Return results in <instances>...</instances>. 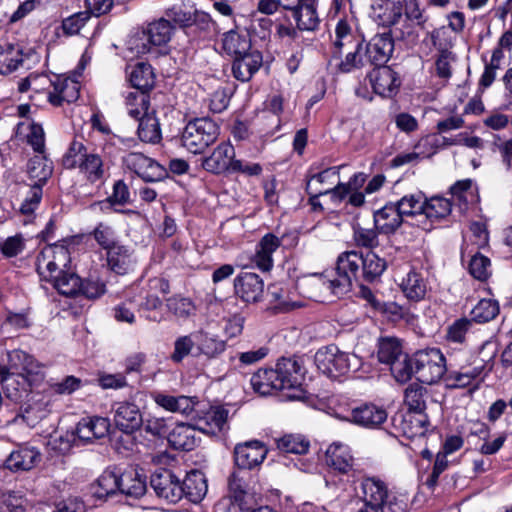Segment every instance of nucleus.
<instances>
[{"label": "nucleus", "instance_id": "nucleus-1", "mask_svg": "<svg viewBox=\"0 0 512 512\" xmlns=\"http://www.w3.org/2000/svg\"><path fill=\"white\" fill-rule=\"evenodd\" d=\"M304 367L298 358H281L276 363L275 369H259L251 377V385L260 395H270L276 391H285L289 400L302 399L304 390Z\"/></svg>", "mask_w": 512, "mask_h": 512}, {"label": "nucleus", "instance_id": "nucleus-2", "mask_svg": "<svg viewBox=\"0 0 512 512\" xmlns=\"http://www.w3.org/2000/svg\"><path fill=\"white\" fill-rule=\"evenodd\" d=\"M70 253L63 245H48L36 259V268L41 279L52 283L62 295H79L81 278L70 269Z\"/></svg>", "mask_w": 512, "mask_h": 512}, {"label": "nucleus", "instance_id": "nucleus-3", "mask_svg": "<svg viewBox=\"0 0 512 512\" xmlns=\"http://www.w3.org/2000/svg\"><path fill=\"white\" fill-rule=\"evenodd\" d=\"M11 367L19 371L9 372L0 365V383L6 389L10 397L17 396L20 391H28L38 386L45 378L42 365L31 355L22 350H14L9 354Z\"/></svg>", "mask_w": 512, "mask_h": 512}, {"label": "nucleus", "instance_id": "nucleus-4", "mask_svg": "<svg viewBox=\"0 0 512 512\" xmlns=\"http://www.w3.org/2000/svg\"><path fill=\"white\" fill-rule=\"evenodd\" d=\"M388 2H391L392 6L390 7L391 15L389 21L386 23V27L389 28L386 31V42L393 44L395 41L411 36L413 28L408 21H415L416 25L424 28L427 17L416 0H409L405 5L399 0H386V9L388 8Z\"/></svg>", "mask_w": 512, "mask_h": 512}, {"label": "nucleus", "instance_id": "nucleus-5", "mask_svg": "<svg viewBox=\"0 0 512 512\" xmlns=\"http://www.w3.org/2000/svg\"><path fill=\"white\" fill-rule=\"evenodd\" d=\"M409 368V380L415 375L422 384H436L447 372L446 358L439 348L420 349L410 356Z\"/></svg>", "mask_w": 512, "mask_h": 512}, {"label": "nucleus", "instance_id": "nucleus-6", "mask_svg": "<svg viewBox=\"0 0 512 512\" xmlns=\"http://www.w3.org/2000/svg\"><path fill=\"white\" fill-rule=\"evenodd\" d=\"M363 254L356 250L344 251L337 257L336 274L333 280H324L323 285L337 296L351 291L353 282L358 281L362 273Z\"/></svg>", "mask_w": 512, "mask_h": 512}, {"label": "nucleus", "instance_id": "nucleus-7", "mask_svg": "<svg viewBox=\"0 0 512 512\" xmlns=\"http://www.w3.org/2000/svg\"><path fill=\"white\" fill-rule=\"evenodd\" d=\"M218 124L209 117L190 120L183 129L181 142L193 154L203 153L219 136Z\"/></svg>", "mask_w": 512, "mask_h": 512}, {"label": "nucleus", "instance_id": "nucleus-8", "mask_svg": "<svg viewBox=\"0 0 512 512\" xmlns=\"http://www.w3.org/2000/svg\"><path fill=\"white\" fill-rule=\"evenodd\" d=\"M314 361L323 374L332 378L344 375L360 364L356 355H349L333 344L320 348L314 356Z\"/></svg>", "mask_w": 512, "mask_h": 512}, {"label": "nucleus", "instance_id": "nucleus-9", "mask_svg": "<svg viewBox=\"0 0 512 512\" xmlns=\"http://www.w3.org/2000/svg\"><path fill=\"white\" fill-rule=\"evenodd\" d=\"M366 57L373 69L368 73L367 79L376 95L384 96L382 83V69L384 67V32H377L366 46Z\"/></svg>", "mask_w": 512, "mask_h": 512}, {"label": "nucleus", "instance_id": "nucleus-10", "mask_svg": "<svg viewBox=\"0 0 512 512\" xmlns=\"http://www.w3.org/2000/svg\"><path fill=\"white\" fill-rule=\"evenodd\" d=\"M423 207V200L416 195L386 202V233L394 232L402 224L404 216L422 214Z\"/></svg>", "mask_w": 512, "mask_h": 512}, {"label": "nucleus", "instance_id": "nucleus-11", "mask_svg": "<svg viewBox=\"0 0 512 512\" xmlns=\"http://www.w3.org/2000/svg\"><path fill=\"white\" fill-rule=\"evenodd\" d=\"M50 399L42 393H33L19 408L13 418L15 424H25L28 427L37 426L51 412Z\"/></svg>", "mask_w": 512, "mask_h": 512}, {"label": "nucleus", "instance_id": "nucleus-12", "mask_svg": "<svg viewBox=\"0 0 512 512\" xmlns=\"http://www.w3.org/2000/svg\"><path fill=\"white\" fill-rule=\"evenodd\" d=\"M409 360L410 356L403 351L402 340L386 336V365H389L391 375L399 383L409 381Z\"/></svg>", "mask_w": 512, "mask_h": 512}, {"label": "nucleus", "instance_id": "nucleus-13", "mask_svg": "<svg viewBox=\"0 0 512 512\" xmlns=\"http://www.w3.org/2000/svg\"><path fill=\"white\" fill-rule=\"evenodd\" d=\"M141 393H136L130 400L120 401L114 405L116 426L127 434L138 430L144 423L139 406L135 403Z\"/></svg>", "mask_w": 512, "mask_h": 512}, {"label": "nucleus", "instance_id": "nucleus-14", "mask_svg": "<svg viewBox=\"0 0 512 512\" xmlns=\"http://www.w3.org/2000/svg\"><path fill=\"white\" fill-rule=\"evenodd\" d=\"M150 485L159 498L169 503L181 500L180 479L168 469L155 471L150 478Z\"/></svg>", "mask_w": 512, "mask_h": 512}, {"label": "nucleus", "instance_id": "nucleus-15", "mask_svg": "<svg viewBox=\"0 0 512 512\" xmlns=\"http://www.w3.org/2000/svg\"><path fill=\"white\" fill-rule=\"evenodd\" d=\"M403 270H407L406 276L401 277L399 272L395 271L393 278L395 282H398L405 297L408 300L415 302L424 299L427 293V282L423 275L411 268L407 263L404 264Z\"/></svg>", "mask_w": 512, "mask_h": 512}, {"label": "nucleus", "instance_id": "nucleus-16", "mask_svg": "<svg viewBox=\"0 0 512 512\" xmlns=\"http://www.w3.org/2000/svg\"><path fill=\"white\" fill-rule=\"evenodd\" d=\"M267 452L265 445L258 440L238 444L234 449L235 464L240 469H253L264 461Z\"/></svg>", "mask_w": 512, "mask_h": 512}, {"label": "nucleus", "instance_id": "nucleus-17", "mask_svg": "<svg viewBox=\"0 0 512 512\" xmlns=\"http://www.w3.org/2000/svg\"><path fill=\"white\" fill-rule=\"evenodd\" d=\"M234 289L238 297L248 303L261 300L264 292L263 279L252 272H241L234 279Z\"/></svg>", "mask_w": 512, "mask_h": 512}, {"label": "nucleus", "instance_id": "nucleus-18", "mask_svg": "<svg viewBox=\"0 0 512 512\" xmlns=\"http://www.w3.org/2000/svg\"><path fill=\"white\" fill-rule=\"evenodd\" d=\"M235 157V149L228 142H221L212 153L202 159V167L212 174H222L230 171Z\"/></svg>", "mask_w": 512, "mask_h": 512}, {"label": "nucleus", "instance_id": "nucleus-19", "mask_svg": "<svg viewBox=\"0 0 512 512\" xmlns=\"http://www.w3.org/2000/svg\"><path fill=\"white\" fill-rule=\"evenodd\" d=\"M41 459V453L32 446H19L5 460V467L12 472L29 471Z\"/></svg>", "mask_w": 512, "mask_h": 512}, {"label": "nucleus", "instance_id": "nucleus-20", "mask_svg": "<svg viewBox=\"0 0 512 512\" xmlns=\"http://www.w3.org/2000/svg\"><path fill=\"white\" fill-rule=\"evenodd\" d=\"M326 464L340 474H348L354 464V458L348 445L333 442L325 453Z\"/></svg>", "mask_w": 512, "mask_h": 512}, {"label": "nucleus", "instance_id": "nucleus-21", "mask_svg": "<svg viewBox=\"0 0 512 512\" xmlns=\"http://www.w3.org/2000/svg\"><path fill=\"white\" fill-rule=\"evenodd\" d=\"M181 499L186 497L192 503L203 500L208 491L207 479L203 472L192 470L180 481Z\"/></svg>", "mask_w": 512, "mask_h": 512}, {"label": "nucleus", "instance_id": "nucleus-22", "mask_svg": "<svg viewBox=\"0 0 512 512\" xmlns=\"http://www.w3.org/2000/svg\"><path fill=\"white\" fill-rule=\"evenodd\" d=\"M197 425L179 423L168 435L169 444L176 450L191 451L200 442Z\"/></svg>", "mask_w": 512, "mask_h": 512}, {"label": "nucleus", "instance_id": "nucleus-23", "mask_svg": "<svg viewBox=\"0 0 512 512\" xmlns=\"http://www.w3.org/2000/svg\"><path fill=\"white\" fill-rule=\"evenodd\" d=\"M262 63V54L257 50H253L242 56H236L232 64V74L237 80L248 82L260 69Z\"/></svg>", "mask_w": 512, "mask_h": 512}, {"label": "nucleus", "instance_id": "nucleus-24", "mask_svg": "<svg viewBox=\"0 0 512 512\" xmlns=\"http://www.w3.org/2000/svg\"><path fill=\"white\" fill-rule=\"evenodd\" d=\"M79 89L77 81L56 77L53 90L48 92V101L53 106H61L64 102L72 103L78 99Z\"/></svg>", "mask_w": 512, "mask_h": 512}, {"label": "nucleus", "instance_id": "nucleus-25", "mask_svg": "<svg viewBox=\"0 0 512 512\" xmlns=\"http://www.w3.org/2000/svg\"><path fill=\"white\" fill-rule=\"evenodd\" d=\"M281 240L272 233L265 234L256 246L253 257L254 264L262 271H270L273 267V253L280 247Z\"/></svg>", "mask_w": 512, "mask_h": 512}, {"label": "nucleus", "instance_id": "nucleus-26", "mask_svg": "<svg viewBox=\"0 0 512 512\" xmlns=\"http://www.w3.org/2000/svg\"><path fill=\"white\" fill-rule=\"evenodd\" d=\"M108 268L118 275H126L134 270L136 259L133 252L122 244L106 253Z\"/></svg>", "mask_w": 512, "mask_h": 512}, {"label": "nucleus", "instance_id": "nucleus-27", "mask_svg": "<svg viewBox=\"0 0 512 512\" xmlns=\"http://www.w3.org/2000/svg\"><path fill=\"white\" fill-rule=\"evenodd\" d=\"M23 49L19 44L0 42V74L9 75L23 65Z\"/></svg>", "mask_w": 512, "mask_h": 512}, {"label": "nucleus", "instance_id": "nucleus-28", "mask_svg": "<svg viewBox=\"0 0 512 512\" xmlns=\"http://www.w3.org/2000/svg\"><path fill=\"white\" fill-rule=\"evenodd\" d=\"M318 0H303L292 12L297 28L301 31H315L320 19L317 14L316 4Z\"/></svg>", "mask_w": 512, "mask_h": 512}, {"label": "nucleus", "instance_id": "nucleus-29", "mask_svg": "<svg viewBox=\"0 0 512 512\" xmlns=\"http://www.w3.org/2000/svg\"><path fill=\"white\" fill-rule=\"evenodd\" d=\"M86 427L87 424L85 422H78L74 431H67L64 435H61L59 437V451L66 453L72 446L91 444L95 440L101 439L95 432L91 433Z\"/></svg>", "mask_w": 512, "mask_h": 512}, {"label": "nucleus", "instance_id": "nucleus-30", "mask_svg": "<svg viewBox=\"0 0 512 512\" xmlns=\"http://www.w3.org/2000/svg\"><path fill=\"white\" fill-rule=\"evenodd\" d=\"M350 420L357 425L375 428L384 422V410L372 403H365L352 409Z\"/></svg>", "mask_w": 512, "mask_h": 512}, {"label": "nucleus", "instance_id": "nucleus-31", "mask_svg": "<svg viewBox=\"0 0 512 512\" xmlns=\"http://www.w3.org/2000/svg\"><path fill=\"white\" fill-rule=\"evenodd\" d=\"M228 418V411L222 407H213L208 410L203 418L196 423L198 431L217 435L225 429Z\"/></svg>", "mask_w": 512, "mask_h": 512}, {"label": "nucleus", "instance_id": "nucleus-32", "mask_svg": "<svg viewBox=\"0 0 512 512\" xmlns=\"http://www.w3.org/2000/svg\"><path fill=\"white\" fill-rule=\"evenodd\" d=\"M53 169V162L45 155V153H38L32 157L27 164L29 179L34 180V184L43 186L52 176Z\"/></svg>", "mask_w": 512, "mask_h": 512}, {"label": "nucleus", "instance_id": "nucleus-33", "mask_svg": "<svg viewBox=\"0 0 512 512\" xmlns=\"http://www.w3.org/2000/svg\"><path fill=\"white\" fill-rule=\"evenodd\" d=\"M483 370V364L469 368L462 367L460 370H447L444 380L449 388H466L481 375Z\"/></svg>", "mask_w": 512, "mask_h": 512}, {"label": "nucleus", "instance_id": "nucleus-34", "mask_svg": "<svg viewBox=\"0 0 512 512\" xmlns=\"http://www.w3.org/2000/svg\"><path fill=\"white\" fill-rule=\"evenodd\" d=\"M145 30L154 47L166 45L172 38L175 26L166 18L161 17L150 22Z\"/></svg>", "mask_w": 512, "mask_h": 512}, {"label": "nucleus", "instance_id": "nucleus-35", "mask_svg": "<svg viewBox=\"0 0 512 512\" xmlns=\"http://www.w3.org/2000/svg\"><path fill=\"white\" fill-rule=\"evenodd\" d=\"M138 121L137 133L141 141L151 144H156L161 141L162 133L160 123L154 111L142 116Z\"/></svg>", "mask_w": 512, "mask_h": 512}, {"label": "nucleus", "instance_id": "nucleus-36", "mask_svg": "<svg viewBox=\"0 0 512 512\" xmlns=\"http://www.w3.org/2000/svg\"><path fill=\"white\" fill-rule=\"evenodd\" d=\"M223 49L227 54L236 58L253 51L251 49V41L245 34H239L234 29H230L223 35Z\"/></svg>", "mask_w": 512, "mask_h": 512}, {"label": "nucleus", "instance_id": "nucleus-37", "mask_svg": "<svg viewBox=\"0 0 512 512\" xmlns=\"http://www.w3.org/2000/svg\"><path fill=\"white\" fill-rule=\"evenodd\" d=\"M129 80L132 86L139 92H146L154 87L155 75L150 64L145 62L137 63L129 73Z\"/></svg>", "mask_w": 512, "mask_h": 512}, {"label": "nucleus", "instance_id": "nucleus-38", "mask_svg": "<svg viewBox=\"0 0 512 512\" xmlns=\"http://www.w3.org/2000/svg\"><path fill=\"white\" fill-rule=\"evenodd\" d=\"M154 400L162 408L184 415H189L194 410L195 405L193 399L187 396L175 397L159 393L155 395Z\"/></svg>", "mask_w": 512, "mask_h": 512}, {"label": "nucleus", "instance_id": "nucleus-39", "mask_svg": "<svg viewBox=\"0 0 512 512\" xmlns=\"http://www.w3.org/2000/svg\"><path fill=\"white\" fill-rule=\"evenodd\" d=\"M194 338H196V347L199 354L207 358H215L225 351V341L214 335L200 332L194 334Z\"/></svg>", "mask_w": 512, "mask_h": 512}, {"label": "nucleus", "instance_id": "nucleus-40", "mask_svg": "<svg viewBox=\"0 0 512 512\" xmlns=\"http://www.w3.org/2000/svg\"><path fill=\"white\" fill-rule=\"evenodd\" d=\"M77 167L91 183L101 181L104 178L105 169L103 160L101 156L96 153L89 152Z\"/></svg>", "mask_w": 512, "mask_h": 512}, {"label": "nucleus", "instance_id": "nucleus-41", "mask_svg": "<svg viewBox=\"0 0 512 512\" xmlns=\"http://www.w3.org/2000/svg\"><path fill=\"white\" fill-rule=\"evenodd\" d=\"M366 181V175L364 173L355 174L347 184L338 182L333 188H327L326 190H317V195L332 194L335 201H342L352 190L361 188Z\"/></svg>", "mask_w": 512, "mask_h": 512}, {"label": "nucleus", "instance_id": "nucleus-42", "mask_svg": "<svg viewBox=\"0 0 512 512\" xmlns=\"http://www.w3.org/2000/svg\"><path fill=\"white\" fill-rule=\"evenodd\" d=\"M229 495L241 510H248L246 498L247 484L240 471H233L228 478Z\"/></svg>", "mask_w": 512, "mask_h": 512}, {"label": "nucleus", "instance_id": "nucleus-43", "mask_svg": "<svg viewBox=\"0 0 512 512\" xmlns=\"http://www.w3.org/2000/svg\"><path fill=\"white\" fill-rule=\"evenodd\" d=\"M428 424V416L424 412L409 411L403 419L402 430L408 438H414L424 435Z\"/></svg>", "mask_w": 512, "mask_h": 512}, {"label": "nucleus", "instance_id": "nucleus-44", "mask_svg": "<svg viewBox=\"0 0 512 512\" xmlns=\"http://www.w3.org/2000/svg\"><path fill=\"white\" fill-rule=\"evenodd\" d=\"M91 236L106 253L120 245L115 229L108 223L99 222L91 232Z\"/></svg>", "mask_w": 512, "mask_h": 512}, {"label": "nucleus", "instance_id": "nucleus-45", "mask_svg": "<svg viewBox=\"0 0 512 512\" xmlns=\"http://www.w3.org/2000/svg\"><path fill=\"white\" fill-rule=\"evenodd\" d=\"M356 42L355 32L351 24L346 19H340L335 27V40L333 41L335 48L334 56L339 57L343 47L351 46Z\"/></svg>", "mask_w": 512, "mask_h": 512}, {"label": "nucleus", "instance_id": "nucleus-46", "mask_svg": "<svg viewBox=\"0 0 512 512\" xmlns=\"http://www.w3.org/2000/svg\"><path fill=\"white\" fill-rule=\"evenodd\" d=\"M423 213L431 221L441 220L447 217L452 210L450 200L435 196L423 201Z\"/></svg>", "mask_w": 512, "mask_h": 512}, {"label": "nucleus", "instance_id": "nucleus-47", "mask_svg": "<svg viewBox=\"0 0 512 512\" xmlns=\"http://www.w3.org/2000/svg\"><path fill=\"white\" fill-rule=\"evenodd\" d=\"M499 303L495 299H481L471 310V321L476 323H487L496 318L499 314Z\"/></svg>", "mask_w": 512, "mask_h": 512}, {"label": "nucleus", "instance_id": "nucleus-48", "mask_svg": "<svg viewBox=\"0 0 512 512\" xmlns=\"http://www.w3.org/2000/svg\"><path fill=\"white\" fill-rule=\"evenodd\" d=\"M384 272V260L373 250L363 256L362 276L367 282L380 280Z\"/></svg>", "mask_w": 512, "mask_h": 512}, {"label": "nucleus", "instance_id": "nucleus-49", "mask_svg": "<svg viewBox=\"0 0 512 512\" xmlns=\"http://www.w3.org/2000/svg\"><path fill=\"white\" fill-rule=\"evenodd\" d=\"M53 85L54 81L48 75L31 73L19 82L18 89L22 93L32 90L35 93L46 92L48 95L53 90Z\"/></svg>", "mask_w": 512, "mask_h": 512}, {"label": "nucleus", "instance_id": "nucleus-50", "mask_svg": "<svg viewBox=\"0 0 512 512\" xmlns=\"http://www.w3.org/2000/svg\"><path fill=\"white\" fill-rule=\"evenodd\" d=\"M126 109L129 116L138 120L149 113L150 100L144 92H129L126 95Z\"/></svg>", "mask_w": 512, "mask_h": 512}, {"label": "nucleus", "instance_id": "nucleus-51", "mask_svg": "<svg viewBox=\"0 0 512 512\" xmlns=\"http://www.w3.org/2000/svg\"><path fill=\"white\" fill-rule=\"evenodd\" d=\"M125 45L127 50L134 56L150 53L154 47L145 28L132 32L127 38Z\"/></svg>", "mask_w": 512, "mask_h": 512}, {"label": "nucleus", "instance_id": "nucleus-52", "mask_svg": "<svg viewBox=\"0 0 512 512\" xmlns=\"http://www.w3.org/2000/svg\"><path fill=\"white\" fill-rule=\"evenodd\" d=\"M363 492L366 505L379 507L382 511L384 506L383 483L374 478L366 479L363 483Z\"/></svg>", "mask_w": 512, "mask_h": 512}, {"label": "nucleus", "instance_id": "nucleus-53", "mask_svg": "<svg viewBox=\"0 0 512 512\" xmlns=\"http://www.w3.org/2000/svg\"><path fill=\"white\" fill-rule=\"evenodd\" d=\"M130 202V192L127 184L123 180H118L113 185L112 195L106 200L96 202L92 207L98 206L102 211L110 209L113 204L126 205Z\"/></svg>", "mask_w": 512, "mask_h": 512}, {"label": "nucleus", "instance_id": "nucleus-54", "mask_svg": "<svg viewBox=\"0 0 512 512\" xmlns=\"http://www.w3.org/2000/svg\"><path fill=\"white\" fill-rule=\"evenodd\" d=\"M310 443L301 435H285L277 441V448L283 453L303 455L309 450Z\"/></svg>", "mask_w": 512, "mask_h": 512}, {"label": "nucleus", "instance_id": "nucleus-55", "mask_svg": "<svg viewBox=\"0 0 512 512\" xmlns=\"http://www.w3.org/2000/svg\"><path fill=\"white\" fill-rule=\"evenodd\" d=\"M427 393L419 383L410 384L405 390V403L409 407V411L424 412L426 409L425 394Z\"/></svg>", "mask_w": 512, "mask_h": 512}, {"label": "nucleus", "instance_id": "nucleus-56", "mask_svg": "<svg viewBox=\"0 0 512 512\" xmlns=\"http://www.w3.org/2000/svg\"><path fill=\"white\" fill-rule=\"evenodd\" d=\"M120 492L133 498H140L146 492V483L131 473H124L120 476Z\"/></svg>", "mask_w": 512, "mask_h": 512}, {"label": "nucleus", "instance_id": "nucleus-57", "mask_svg": "<svg viewBox=\"0 0 512 512\" xmlns=\"http://www.w3.org/2000/svg\"><path fill=\"white\" fill-rule=\"evenodd\" d=\"M167 307L170 312L179 318H188L195 313L196 307L190 298L172 296L167 299Z\"/></svg>", "mask_w": 512, "mask_h": 512}, {"label": "nucleus", "instance_id": "nucleus-58", "mask_svg": "<svg viewBox=\"0 0 512 512\" xmlns=\"http://www.w3.org/2000/svg\"><path fill=\"white\" fill-rule=\"evenodd\" d=\"M120 491V477L113 472H104L97 480L95 491L99 498L113 495Z\"/></svg>", "mask_w": 512, "mask_h": 512}, {"label": "nucleus", "instance_id": "nucleus-59", "mask_svg": "<svg viewBox=\"0 0 512 512\" xmlns=\"http://www.w3.org/2000/svg\"><path fill=\"white\" fill-rule=\"evenodd\" d=\"M490 259L481 253H476L472 256L469 262V273L479 281H485L491 275Z\"/></svg>", "mask_w": 512, "mask_h": 512}, {"label": "nucleus", "instance_id": "nucleus-60", "mask_svg": "<svg viewBox=\"0 0 512 512\" xmlns=\"http://www.w3.org/2000/svg\"><path fill=\"white\" fill-rule=\"evenodd\" d=\"M432 45L438 53L452 52L454 46L450 32L444 26L434 29L429 33Z\"/></svg>", "mask_w": 512, "mask_h": 512}, {"label": "nucleus", "instance_id": "nucleus-61", "mask_svg": "<svg viewBox=\"0 0 512 512\" xmlns=\"http://www.w3.org/2000/svg\"><path fill=\"white\" fill-rule=\"evenodd\" d=\"M87 148L81 141L74 140L63 157V165L67 169L76 168L88 154Z\"/></svg>", "mask_w": 512, "mask_h": 512}, {"label": "nucleus", "instance_id": "nucleus-62", "mask_svg": "<svg viewBox=\"0 0 512 512\" xmlns=\"http://www.w3.org/2000/svg\"><path fill=\"white\" fill-rule=\"evenodd\" d=\"M195 345L196 338H194V334L178 337L174 342V351L171 354V360L175 363H180L191 353Z\"/></svg>", "mask_w": 512, "mask_h": 512}, {"label": "nucleus", "instance_id": "nucleus-63", "mask_svg": "<svg viewBox=\"0 0 512 512\" xmlns=\"http://www.w3.org/2000/svg\"><path fill=\"white\" fill-rule=\"evenodd\" d=\"M90 19L89 13L81 11L75 13L62 21L63 33L67 36L76 35L85 26L87 21Z\"/></svg>", "mask_w": 512, "mask_h": 512}, {"label": "nucleus", "instance_id": "nucleus-64", "mask_svg": "<svg viewBox=\"0 0 512 512\" xmlns=\"http://www.w3.org/2000/svg\"><path fill=\"white\" fill-rule=\"evenodd\" d=\"M28 129L27 143L36 153H45V133L42 125L32 121L28 124Z\"/></svg>", "mask_w": 512, "mask_h": 512}]
</instances>
